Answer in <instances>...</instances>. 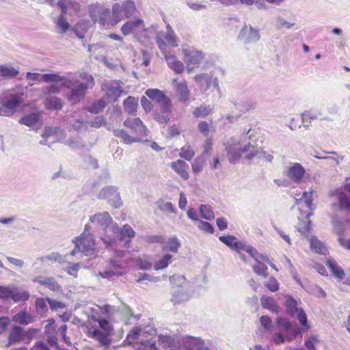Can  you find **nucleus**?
Wrapping results in <instances>:
<instances>
[{"mask_svg":"<svg viewBox=\"0 0 350 350\" xmlns=\"http://www.w3.org/2000/svg\"><path fill=\"white\" fill-rule=\"evenodd\" d=\"M81 79H66L62 85L70 90L66 95V98L71 104L79 103L83 99L87 90L92 89L94 85V79L91 75L86 72L81 73Z\"/></svg>","mask_w":350,"mask_h":350,"instance_id":"obj_1","label":"nucleus"},{"mask_svg":"<svg viewBox=\"0 0 350 350\" xmlns=\"http://www.w3.org/2000/svg\"><path fill=\"white\" fill-rule=\"evenodd\" d=\"M88 13L94 23L100 27L106 25L115 26L120 22V7L119 3L112 5L110 10L100 3L92 4L89 6Z\"/></svg>","mask_w":350,"mask_h":350,"instance_id":"obj_2","label":"nucleus"},{"mask_svg":"<svg viewBox=\"0 0 350 350\" xmlns=\"http://www.w3.org/2000/svg\"><path fill=\"white\" fill-rule=\"evenodd\" d=\"M146 95L152 101L159 105V111L154 113V119L159 124H166L170 119L172 104L171 100L159 89H148Z\"/></svg>","mask_w":350,"mask_h":350,"instance_id":"obj_3","label":"nucleus"},{"mask_svg":"<svg viewBox=\"0 0 350 350\" xmlns=\"http://www.w3.org/2000/svg\"><path fill=\"white\" fill-rule=\"evenodd\" d=\"M226 151V157L230 163H237L243 153L247 152L250 148V144H241L240 140L232 137L224 143Z\"/></svg>","mask_w":350,"mask_h":350,"instance_id":"obj_4","label":"nucleus"},{"mask_svg":"<svg viewBox=\"0 0 350 350\" xmlns=\"http://www.w3.org/2000/svg\"><path fill=\"white\" fill-rule=\"evenodd\" d=\"M88 225L85 227L84 232L79 237L74 241L75 247L70 252L72 256L76 255L81 252L85 256H90L94 253L95 251V239L92 234L87 233Z\"/></svg>","mask_w":350,"mask_h":350,"instance_id":"obj_5","label":"nucleus"},{"mask_svg":"<svg viewBox=\"0 0 350 350\" xmlns=\"http://www.w3.org/2000/svg\"><path fill=\"white\" fill-rule=\"evenodd\" d=\"M29 298V293L26 291H20L18 288L12 286H0V299L12 300L17 303L25 301Z\"/></svg>","mask_w":350,"mask_h":350,"instance_id":"obj_6","label":"nucleus"},{"mask_svg":"<svg viewBox=\"0 0 350 350\" xmlns=\"http://www.w3.org/2000/svg\"><path fill=\"white\" fill-rule=\"evenodd\" d=\"M286 312L291 317H297L300 324L304 327H308V319L306 312L301 308L297 306V301L292 297H287L285 301Z\"/></svg>","mask_w":350,"mask_h":350,"instance_id":"obj_7","label":"nucleus"},{"mask_svg":"<svg viewBox=\"0 0 350 350\" xmlns=\"http://www.w3.org/2000/svg\"><path fill=\"white\" fill-rule=\"evenodd\" d=\"M118 187L115 186H107L103 188L98 194L99 199L107 200L108 203L115 207L118 208L122 204Z\"/></svg>","mask_w":350,"mask_h":350,"instance_id":"obj_8","label":"nucleus"},{"mask_svg":"<svg viewBox=\"0 0 350 350\" xmlns=\"http://www.w3.org/2000/svg\"><path fill=\"white\" fill-rule=\"evenodd\" d=\"M157 43L162 52L168 51V48L178 46L176 36L174 31L159 32L157 36Z\"/></svg>","mask_w":350,"mask_h":350,"instance_id":"obj_9","label":"nucleus"},{"mask_svg":"<svg viewBox=\"0 0 350 350\" xmlns=\"http://www.w3.org/2000/svg\"><path fill=\"white\" fill-rule=\"evenodd\" d=\"M18 123L37 131L42 125V113L40 111H37L25 115L18 120Z\"/></svg>","mask_w":350,"mask_h":350,"instance_id":"obj_10","label":"nucleus"},{"mask_svg":"<svg viewBox=\"0 0 350 350\" xmlns=\"http://www.w3.org/2000/svg\"><path fill=\"white\" fill-rule=\"evenodd\" d=\"M145 31L144 22L142 19L131 20L125 23L121 27V32L124 36L133 33L135 36L141 31Z\"/></svg>","mask_w":350,"mask_h":350,"instance_id":"obj_11","label":"nucleus"},{"mask_svg":"<svg viewBox=\"0 0 350 350\" xmlns=\"http://www.w3.org/2000/svg\"><path fill=\"white\" fill-rule=\"evenodd\" d=\"M31 329L25 331L23 327L14 325L8 336V342L6 345V347H10L12 345L21 342L25 337H28L31 334L29 332Z\"/></svg>","mask_w":350,"mask_h":350,"instance_id":"obj_12","label":"nucleus"},{"mask_svg":"<svg viewBox=\"0 0 350 350\" xmlns=\"http://www.w3.org/2000/svg\"><path fill=\"white\" fill-rule=\"evenodd\" d=\"M124 125L133 131V133L139 137H144L148 135V130L142 121L138 118H129L124 122Z\"/></svg>","mask_w":350,"mask_h":350,"instance_id":"obj_13","label":"nucleus"},{"mask_svg":"<svg viewBox=\"0 0 350 350\" xmlns=\"http://www.w3.org/2000/svg\"><path fill=\"white\" fill-rule=\"evenodd\" d=\"M33 282L38 283L41 286H45L48 289L53 292L62 291V286L52 276L46 277L42 275H38L34 278Z\"/></svg>","mask_w":350,"mask_h":350,"instance_id":"obj_14","label":"nucleus"},{"mask_svg":"<svg viewBox=\"0 0 350 350\" xmlns=\"http://www.w3.org/2000/svg\"><path fill=\"white\" fill-rule=\"evenodd\" d=\"M306 173L304 167L299 163H293L286 171L287 177L294 183H299Z\"/></svg>","mask_w":350,"mask_h":350,"instance_id":"obj_15","label":"nucleus"},{"mask_svg":"<svg viewBox=\"0 0 350 350\" xmlns=\"http://www.w3.org/2000/svg\"><path fill=\"white\" fill-rule=\"evenodd\" d=\"M239 38L245 43L256 42L260 38L259 32L252 26H245L242 28Z\"/></svg>","mask_w":350,"mask_h":350,"instance_id":"obj_16","label":"nucleus"},{"mask_svg":"<svg viewBox=\"0 0 350 350\" xmlns=\"http://www.w3.org/2000/svg\"><path fill=\"white\" fill-rule=\"evenodd\" d=\"M189 299V295L183 285L174 286L170 301L174 304H180Z\"/></svg>","mask_w":350,"mask_h":350,"instance_id":"obj_17","label":"nucleus"},{"mask_svg":"<svg viewBox=\"0 0 350 350\" xmlns=\"http://www.w3.org/2000/svg\"><path fill=\"white\" fill-rule=\"evenodd\" d=\"M102 90L106 92V95L109 98L114 100H116L123 92L120 84L116 81L103 83L102 85Z\"/></svg>","mask_w":350,"mask_h":350,"instance_id":"obj_18","label":"nucleus"},{"mask_svg":"<svg viewBox=\"0 0 350 350\" xmlns=\"http://www.w3.org/2000/svg\"><path fill=\"white\" fill-rule=\"evenodd\" d=\"M276 323L280 327L281 332L289 333L292 337H296L301 332L297 325H293L291 323L283 317H278Z\"/></svg>","mask_w":350,"mask_h":350,"instance_id":"obj_19","label":"nucleus"},{"mask_svg":"<svg viewBox=\"0 0 350 350\" xmlns=\"http://www.w3.org/2000/svg\"><path fill=\"white\" fill-rule=\"evenodd\" d=\"M90 221L104 226L106 231L111 230V226H109V224L112 222V218L108 212L95 214L90 217Z\"/></svg>","mask_w":350,"mask_h":350,"instance_id":"obj_20","label":"nucleus"},{"mask_svg":"<svg viewBox=\"0 0 350 350\" xmlns=\"http://www.w3.org/2000/svg\"><path fill=\"white\" fill-rule=\"evenodd\" d=\"M168 66L174 70L176 73H181L184 70L183 64L177 59L176 57L171 54L170 51H166L162 52Z\"/></svg>","mask_w":350,"mask_h":350,"instance_id":"obj_21","label":"nucleus"},{"mask_svg":"<svg viewBox=\"0 0 350 350\" xmlns=\"http://www.w3.org/2000/svg\"><path fill=\"white\" fill-rule=\"evenodd\" d=\"M22 101V94H13L8 98L3 100L1 104L14 114Z\"/></svg>","mask_w":350,"mask_h":350,"instance_id":"obj_22","label":"nucleus"},{"mask_svg":"<svg viewBox=\"0 0 350 350\" xmlns=\"http://www.w3.org/2000/svg\"><path fill=\"white\" fill-rule=\"evenodd\" d=\"M120 21L123 20L124 16L126 18L133 16L137 11L135 2L133 0H127L124 1L122 5L120 4Z\"/></svg>","mask_w":350,"mask_h":350,"instance_id":"obj_23","label":"nucleus"},{"mask_svg":"<svg viewBox=\"0 0 350 350\" xmlns=\"http://www.w3.org/2000/svg\"><path fill=\"white\" fill-rule=\"evenodd\" d=\"M111 231L113 234L119 233L120 240L121 241L124 240L126 237L130 239L131 238L134 237L135 235V231L128 224L124 225L121 230H119V228L116 225H112Z\"/></svg>","mask_w":350,"mask_h":350,"instance_id":"obj_24","label":"nucleus"},{"mask_svg":"<svg viewBox=\"0 0 350 350\" xmlns=\"http://www.w3.org/2000/svg\"><path fill=\"white\" fill-rule=\"evenodd\" d=\"M172 168L183 179L189 178V173L187 172L188 165L183 160L178 159L176 162L171 163Z\"/></svg>","mask_w":350,"mask_h":350,"instance_id":"obj_25","label":"nucleus"},{"mask_svg":"<svg viewBox=\"0 0 350 350\" xmlns=\"http://www.w3.org/2000/svg\"><path fill=\"white\" fill-rule=\"evenodd\" d=\"M12 321L18 324L27 325L33 322L34 319L30 313L27 312L25 310H22L14 315Z\"/></svg>","mask_w":350,"mask_h":350,"instance_id":"obj_26","label":"nucleus"},{"mask_svg":"<svg viewBox=\"0 0 350 350\" xmlns=\"http://www.w3.org/2000/svg\"><path fill=\"white\" fill-rule=\"evenodd\" d=\"M44 105L49 110H61L63 107L62 99L57 96H49L46 98Z\"/></svg>","mask_w":350,"mask_h":350,"instance_id":"obj_27","label":"nucleus"},{"mask_svg":"<svg viewBox=\"0 0 350 350\" xmlns=\"http://www.w3.org/2000/svg\"><path fill=\"white\" fill-rule=\"evenodd\" d=\"M195 80L203 91L207 90L212 84V77L206 73L196 75Z\"/></svg>","mask_w":350,"mask_h":350,"instance_id":"obj_28","label":"nucleus"},{"mask_svg":"<svg viewBox=\"0 0 350 350\" xmlns=\"http://www.w3.org/2000/svg\"><path fill=\"white\" fill-rule=\"evenodd\" d=\"M113 135L121 139V142L126 144H131L132 143L139 142V137H134L129 135L123 129L113 130Z\"/></svg>","mask_w":350,"mask_h":350,"instance_id":"obj_29","label":"nucleus"},{"mask_svg":"<svg viewBox=\"0 0 350 350\" xmlns=\"http://www.w3.org/2000/svg\"><path fill=\"white\" fill-rule=\"evenodd\" d=\"M326 265L329 267L332 274L337 278L342 279L345 276L344 271L338 266L337 262L332 258L326 260Z\"/></svg>","mask_w":350,"mask_h":350,"instance_id":"obj_30","label":"nucleus"},{"mask_svg":"<svg viewBox=\"0 0 350 350\" xmlns=\"http://www.w3.org/2000/svg\"><path fill=\"white\" fill-rule=\"evenodd\" d=\"M260 302L264 308L268 309L275 314L279 312L278 306L273 297L263 295L260 298Z\"/></svg>","mask_w":350,"mask_h":350,"instance_id":"obj_31","label":"nucleus"},{"mask_svg":"<svg viewBox=\"0 0 350 350\" xmlns=\"http://www.w3.org/2000/svg\"><path fill=\"white\" fill-rule=\"evenodd\" d=\"M310 248L314 252L320 254L326 255L328 253V250L325 244L315 237L310 239Z\"/></svg>","mask_w":350,"mask_h":350,"instance_id":"obj_32","label":"nucleus"},{"mask_svg":"<svg viewBox=\"0 0 350 350\" xmlns=\"http://www.w3.org/2000/svg\"><path fill=\"white\" fill-rule=\"evenodd\" d=\"M191 348H195L196 350H211L204 346V342L200 338L188 336L185 341Z\"/></svg>","mask_w":350,"mask_h":350,"instance_id":"obj_33","label":"nucleus"},{"mask_svg":"<svg viewBox=\"0 0 350 350\" xmlns=\"http://www.w3.org/2000/svg\"><path fill=\"white\" fill-rule=\"evenodd\" d=\"M18 70L12 66L0 65V77L3 79H12L18 75Z\"/></svg>","mask_w":350,"mask_h":350,"instance_id":"obj_34","label":"nucleus"},{"mask_svg":"<svg viewBox=\"0 0 350 350\" xmlns=\"http://www.w3.org/2000/svg\"><path fill=\"white\" fill-rule=\"evenodd\" d=\"M213 110V105H201L193 111V114L196 118H206L212 113Z\"/></svg>","mask_w":350,"mask_h":350,"instance_id":"obj_35","label":"nucleus"},{"mask_svg":"<svg viewBox=\"0 0 350 350\" xmlns=\"http://www.w3.org/2000/svg\"><path fill=\"white\" fill-rule=\"evenodd\" d=\"M345 189L350 193V183L345 185ZM338 204L340 210L350 212V196L341 195L339 198Z\"/></svg>","mask_w":350,"mask_h":350,"instance_id":"obj_36","label":"nucleus"},{"mask_svg":"<svg viewBox=\"0 0 350 350\" xmlns=\"http://www.w3.org/2000/svg\"><path fill=\"white\" fill-rule=\"evenodd\" d=\"M176 92L180 100L185 102L189 100V92L185 81L180 82L177 85Z\"/></svg>","mask_w":350,"mask_h":350,"instance_id":"obj_37","label":"nucleus"},{"mask_svg":"<svg viewBox=\"0 0 350 350\" xmlns=\"http://www.w3.org/2000/svg\"><path fill=\"white\" fill-rule=\"evenodd\" d=\"M180 246V241L176 237L170 238L162 246L163 251H170L172 252H177Z\"/></svg>","mask_w":350,"mask_h":350,"instance_id":"obj_38","label":"nucleus"},{"mask_svg":"<svg viewBox=\"0 0 350 350\" xmlns=\"http://www.w3.org/2000/svg\"><path fill=\"white\" fill-rule=\"evenodd\" d=\"M109 334L103 333L100 330L96 329L92 332V336L96 338L99 342L105 347H108L110 344L111 340L109 338Z\"/></svg>","mask_w":350,"mask_h":350,"instance_id":"obj_39","label":"nucleus"},{"mask_svg":"<svg viewBox=\"0 0 350 350\" xmlns=\"http://www.w3.org/2000/svg\"><path fill=\"white\" fill-rule=\"evenodd\" d=\"M124 109L129 113H133L137 109V101L133 96H128L123 103Z\"/></svg>","mask_w":350,"mask_h":350,"instance_id":"obj_40","label":"nucleus"},{"mask_svg":"<svg viewBox=\"0 0 350 350\" xmlns=\"http://www.w3.org/2000/svg\"><path fill=\"white\" fill-rule=\"evenodd\" d=\"M56 25L57 28L59 29L58 32L61 34L65 33L70 27L67 19L63 14H60L58 16L56 21Z\"/></svg>","mask_w":350,"mask_h":350,"instance_id":"obj_41","label":"nucleus"},{"mask_svg":"<svg viewBox=\"0 0 350 350\" xmlns=\"http://www.w3.org/2000/svg\"><path fill=\"white\" fill-rule=\"evenodd\" d=\"M172 256L170 254L163 255L160 259H159L154 265V269L155 270H161L166 268L170 261L171 260Z\"/></svg>","mask_w":350,"mask_h":350,"instance_id":"obj_42","label":"nucleus"},{"mask_svg":"<svg viewBox=\"0 0 350 350\" xmlns=\"http://www.w3.org/2000/svg\"><path fill=\"white\" fill-rule=\"evenodd\" d=\"M106 106V102L103 99H99L88 107V111L92 113H98L102 111Z\"/></svg>","mask_w":350,"mask_h":350,"instance_id":"obj_43","label":"nucleus"},{"mask_svg":"<svg viewBox=\"0 0 350 350\" xmlns=\"http://www.w3.org/2000/svg\"><path fill=\"white\" fill-rule=\"evenodd\" d=\"M62 142L73 149H81L85 147V144L79 137H72Z\"/></svg>","mask_w":350,"mask_h":350,"instance_id":"obj_44","label":"nucleus"},{"mask_svg":"<svg viewBox=\"0 0 350 350\" xmlns=\"http://www.w3.org/2000/svg\"><path fill=\"white\" fill-rule=\"evenodd\" d=\"M53 133H55L57 135H61V137H59V138L58 139L59 142H62L64 139H65V138H66L65 133H64V131L62 129H60L59 128H55V129H53L52 128H46L44 129V133L42 135V137H48L52 135Z\"/></svg>","mask_w":350,"mask_h":350,"instance_id":"obj_45","label":"nucleus"},{"mask_svg":"<svg viewBox=\"0 0 350 350\" xmlns=\"http://www.w3.org/2000/svg\"><path fill=\"white\" fill-rule=\"evenodd\" d=\"M200 212L202 217L206 220H212L215 217L212 208L209 205L202 204L200 206Z\"/></svg>","mask_w":350,"mask_h":350,"instance_id":"obj_46","label":"nucleus"},{"mask_svg":"<svg viewBox=\"0 0 350 350\" xmlns=\"http://www.w3.org/2000/svg\"><path fill=\"white\" fill-rule=\"evenodd\" d=\"M295 25V23L288 22L281 16H278L275 18V26L278 29H281L282 28L290 29H292Z\"/></svg>","mask_w":350,"mask_h":350,"instance_id":"obj_47","label":"nucleus"},{"mask_svg":"<svg viewBox=\"0 0 350 350\" xmlns=\"http://www.w3.org/2000/svg\"><path fill=\"white\" fill-rule=\"evenodd\" d=\"M67 78L63 76H60L55 73L43 74L42 81L46 83L59 82L62 81L63 83L66 80Z\"/></svg>","mask_w":350,"mask_h":350,"instance_id":"obj_48","label":"nucleus"},{"mask_svg":"<svg viewBox=\"0 0 350 350\" xmlns=\"http://www.w3.org/2000/svg\"><path fill=\"white\" fill-rule=\"evenodd\" d=\"M234 107L242 112L248 111L251 109L254 108L255 104L250 100L243 102L242 103H237L235 101L232 100Z\"/></svg>","mask_w":350,"mask_h":350,"instance_id":"obj_49","label":"nucleus"},{"mask_svg":"<svg viewBox=\"0 0 350 350\" xmlns=\"http://www.w3.org/2000/svg\"><path fill=\"white\" fill-rule=\"evenodd\" d=\"M253 270L257 275H261L263 278L268 276L267 266L262 262H258L256 265H254Z\"/></svg>","mask_w":350,"mask_h":350,"instance_id":"obj_50","label":"nucleus"},{"mask_svg":"<svg viewBox=\"0 0 350 350\" xmlns=\"http://www.w3.org/2000/svg\"><path fill=\"white\" fill-rule=\"evenodd\" d=\"M204 58V55L202 52L193 51H191L189 54V62L191 64H200Z\"/></svg>","mask_w":350,"mask_h":350,"instance_id":"obj_51","label":"nucleus"},{"mask_svg":"<svg viewBox=\"0 0 350 350\" xmlns=\"http://www.w3.org/2000/svg\"><path fill=\"white\" fill-rule=\"evenodd\" d=\"M204 161L205 158L203 156L197 157L194 159L191 165L192 171L194 174H198L202 171Z\"/></svg>","mask_w":350,"mask_h":350,"instance_id":"obj_52","label":"nucleus"},{"mask_svg":"<svg viewBox=\"0 0 350 350\" xmlns=\"http://www.w3.org/2000/svg\"><path fill=\"white\" fill-rule=\"evenodd\" d=\"M157 206L161 211H166L169 213H174L175 209L173 206V204L170 202H165L163 200H159L157 202Z\"/></svg>","mask_w":350,"mask_h":350,"instance_id":"obj_53","label":"nucleus"},{"mask_svg":"<svg viewBox=\"0 0 350 350\" xmlns=\"http://www.w3.org/2000/svg\"><path fill=\"white\" fill-rule=\"evenodd\" d=\"M332 224L336 233L338 235H342L345 229L343 222L336 217H334L332 220Z\"/></svg>","mask_w":350,"mask_h":350,"instance_id":"obj_54","label":"nucleus"},{"mask_svg":"<svg viewBox=\"0 0 350 350\" xmlns=\"http://www.w3.org/2000/svg\"><path fill=\"white\" fill-rule=\"evenodd\" d=\"M317 336L312 335L305 340L304 345L307 350H317L315 345L319 343Z\"/></svg>","mask_w":350,"mask_h":350,"instance_id":"obj_55","label":"nucleus"},{"mask_svg":"<svg viewBox=\"0 0 350 350\" xmlns=\"http://www.w3.org/2000/svg\"><path fill=\"white\" fill-rule=\"evenodd\" d=\"M237 239V238L233 235H223L219 237L220 241L232 250H233Z\"/></svg>","mask_w":350,"mask_h":350,"instance_id":"obj_56","label":"nucleus"},{"mask_svg":"<svg viewBox=\"0 0 350 350\" xmlns=\"http://www.w3.org/2000/svg\"><path fill=\"white\" fill-rule=\"evenodd\" d=\"M194 154V151L190 146H184L180 149V157L187 161H190Z\"/></svg>","mask_w":350,"mask_h":350,"instance_id":"obj_57","label":"nucleus"},{"mask_svg":"<svg viewBox=\"0 0 350 350\" xmlns=\"http://www.w3.org/2000/svg\"><path fill=\"white\" fill-rule=\"evenodd\" d=\"M263 284L271 292H276L279 289V283L273 277L270 278L267 281H265Z\"/></svg>","mask_w":350,"mask_h":350,"instance_id":"obj_58","label":"nucleus"},{"mask_svg":"<svg viewBox=\"0 0 350 350\" xmlns=\"http://www.w3.org/2000/svg\"><path fill=\"white\" fill-rule=\"evenodd\" d=\"M107 122L103 116H96L94 120L90 122L92 127L100 128L101 126H106Z\"/></svg>","mask_w":350,"mask_h":350,"instance_id":"obj_59","label":"nucleus"},{"mask_svg":"<svg viewBox=\"0 0 350 350\" xmlns=\"http://www.w3.org/2000/svg\"><path fill=\"white\" fill-rule=\"evenodd\" d=\"M46 298H38L36 300V308L37 312L42 313L47 311Z\"/></svg>","mask_w":350,"mask_h":350,"instance_id":"obj_60","label":"nucleus"},{"mask_svg":"<svg viewBox=\"0 0 350 350\" xmlns=\"http://www.w3.org/2000/svg\"><path fill=\"white\" fill-rule=\"evenodd\" d=\"M137 278L136 279L137 282H141L143 280H148L150 282H157L159 281L158 277H153L146 273H139L137 275Z\"/></svg>","mask_w":350,"mask_h":350,"instance_id":"obj_61","label":"nucleus"},{"mask_svg":"<svg viewBox=\"0 0 350 350\" xmlns=\"http://www.w3.org/2000/svg\"><path fill=\"white\" fill-rule=\"evenodd\" d=\"M261 325L267 330L272 331L273 325L271 318L268 316L263 315L260 319Z\"/></svg>","mask_w":350,"mask_h":350,"instance_id":"obj_62","label":"nucleus"},{"mask_svg":"<svg viewBox=\"0 0 350 350\" xmlns=\"http://www.w3.org/2000/svg\"><path fill=\"white\" fill-rule=\"evenodd\" d=\"M70 265L66 269L68 274L75 278L77 277V273L81 267L79 263H70Z\"/></svg>","mask_w":350,"mask_h":350,"instance_id":"obj_63","label":"nucleus"},{"mask_svg":"<svg viewBox=\"0 0 350 350\" xmlns=\"http://www.w3.org/2000/svg\"><path fill=\"white\" fill-rule=\"evenodd\" d=\"M46 301L52 310H58L59 309H62L65 307L64 304L61 301L52 299L49 297L46 298Z\"/></svg>","mask_w":350,"mask_h":350,"instance_id":"obj_64","label":"nucleus"}]
</instances>
